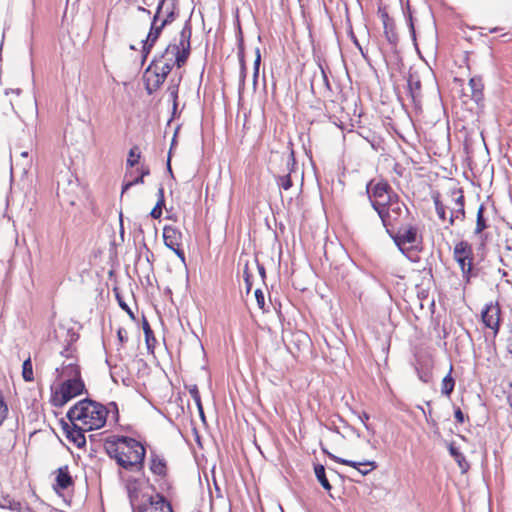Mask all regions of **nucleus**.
I'll return each mask as SVG.
<instances>
[{"label":"nucleus","mask_w":512,"mask_h":512,"mask_svg":"<svg viewBox=\"0 0 512 512\" xmlns=\"http://www.w3.org/2000/svg\"><path fill=\"white\" fill-rule=\"evenodd\" d=\"M367 194L371 206L387 231L394 229L402 215L408 212L405 203L386 180L370 181L367 185Z\"/></svg>","instance_id":"1"},{"label":"nucleus","mask_w":512,"mask_h":512,"mask_svg":"<svg viewBox=\"0 0 512 512\" xmlns=\"http://www.w3.org/2000/svg\"><path fill=\"white\" fill-rule=\"evenodd\" d=\"M104 448L108 456L125 471H143L146 448L140 441L128 436L114 435L105 440Z\"/></svg>","instance_id":"2"},{"label":"nucleus","mask_w":512,"mask_h":512,"mask_svg":"<svg viewBox=\"0 0 512 512\" xmlns=\"http://www.w3.org/2000/svg\"><path fill=\"white\" fill-rule=\"evenodd\" d=\"M108 410L96 401L84 399L78 401L67 412L72 425L90 431L102 428L107 420Z\"/></svg>","instance_id":"3"},{"label":"nucleus","mask_w":512,"mask_h":512,"mask_svg":"<svg viewBox=\"0 0 512 512\" xmlns=\"http://www.w3.org/2000/svg\"><path fill=\"white\" fill-rule=\"evenodd\" d=\"M436 213L440 220H448L453 226L456 221H464L465 212V196L461 188H453L444 194L435 192L432 195Z\"/></svg>","instance_id":"4"},{"label":"nucleus","mask_w":512,"mask_h":512,"mask_svg":"<svg viewBox=\"0 0 512 512\" xmlns=\"http://www.w3.org/2000/svg\"><path fill=\"white\" fill-rule=\"evenodd\" d=\"M192 35V28L186 24L181 32L178 44H169L166 49L152 62L155 63L160 69L166 71L168 74L171 72L174 65L181 68L185 65L191 51L190 39Z\"/></svg>","instance_id":"5"},{"label":"nucleus","mask_w":512,"mask_h":512,"mask_svg":"<svg viewBox=\"0 0 512 512\" xmlns=\"http://www.w3.org/2000/svg\"><path fill=\"white\" fill-rule=\"evenodd\" d=\"M453 259L460 268L463 281L469 284L471 279L477 276V271L474 268V251L472 245L466 240L455 243Z\"/></svg>","instance_id":"6"},{"label":"nucleus","mask_w":512,"mask_h":512,"mask_svg":"<svg viewBox=\"0 0 512 512\" xmlns=\"http://www.w3.org/2000/svg\"><path fill=\"white\" fill-rule=\"evenodd\" d=\"M84 390L85 384L82 379H64L59 385L52 387L50 403L57 408L63 407L71 399L81 395Z\"/></svg>","instance_id":"7"},{"label":"nucleus","mask_w":512,"mask_h":512,"mask_svg":"<svg viewBox=\"0 0 512 512\" xmlns=\"http://www.w3.org/2000/svg\"><path fill=\"white\" fill-rule=\"evenodd\" d=\"M119 478L129 498L133 510L137 508L140 500H145L144 490L146 481L141 476H136L126 472H119Z\"/></svg>","instance_id":"8"},{"label":"nucleus","mask_w":512,"mask_h":512,"mask_svg":"<svg viewBox=\"0 0 512 512\" xmlns=\"http://www.w3.org/2000/svg\"><path fill=\"white\" fill-rule=\"evenodd\" d=\"M148 468L156 482H166L169 476V465L163 454L155 450L150 451Z\"/></svg>","instance_id":"9"},{"label":"nucleus","mask_w":512,"mask_h":512,"mask_svg":"<svg viewBox=\"0 0 512 512\" xmlns=\"http://www.w3.org/2000/svg\"><path fill=\"white\" fill-rule=\"evenodd\" d=\"M481 319L484 326L492 331L493 338H496L500 331L501 308L499 303L490 302L485 305L481 312Z\"/></svg>","instance_id":"10"},{"label":"nucleus","mask_w":512,"mask_h":512,"mask_svg":"<svg viewBox=\"0 0 512 512\" xmlns=\"http://www.w3.org/2000/svg\"><path fill=\"white\" fill-rule=\"evenodd\" d=\"M168 73L151 62L144 72L143 79L145 89L149 95L153 94L164 84Z\"/></svg>","instance_id":"11"},{"label":"nucleus","mask_w":512,"mask_h":512,"mask_svg":"<svg viewBox=\"0 0 512 512\" xmlns=\"http://www.w3.org/2000/svg\"><path fill=\"white\" fill-rule=\"evenodd\" d=\"M135 512H174L171 503L160 493L148 496Z\"/></svg>","instance_id":"12"},{"label":"nucleus","mask_w":512,"mask_h":512,"mask_svg":"<svg viewBox=\"0 0 512 512\" xmlns=\"http://www.w3.org/2000/svg\"><path fill=\"white\" fill-rule=\"evenodd\" d=\"M163 240L166 247L171 249L184 262L185 252L182 248V232L174 226L166 225L163 228Z\"/></svg>","instance_id":"13"},{"label":"nucleus","mask_w":512,"mask_h":512,"mask_svg":"<svg viewBox=\"0 0 512 512\" xmlns=\"http://www.w3.org/2000/svg\"><path fill=\"white\" fill-rule=\"evenodd\" d=\"M168 25V23L162 20L157 19L156 17H152L151 25L149 32L146 36V39L142 41V58L143 61L146 60L148 55L150 54L152 48L156 44L157 40L159 39L164 27Z\"/></svg>","instance_id":"14"},{"label":"nucleus","mask_w":512,"mask_h":512,"mask_svg":"<svg viewBox=\"0 0 512 512\" xmlns=\"http://www.w3.org/2000/svg\"><path fill=\"white\" fill-rule=\"evenodd\" d=\"M322 451L325 453L330 459L334 462L346 465L356 469L361 475L365 476L371 473L373 470L377 468V463L373 460H365V461H353L345 458L338 457L332 453H330L325 447L322 446Z\"/></svg>","instance_id":"15"},{"label":"nucleus","mask_w":512,"mask_h":512,"mask_svg":"<svg viewBox=\"0 0 512 512\" xmlns=\"http://www.w3.org/2000/svg\"><path fill=\"white\" fill-rule=\"evenodd\" d=\"M395 242L398 246L410 245V247H416L422 243V236L419 234V229L416 226L405 225L399 228Z\"/></svg>","instance_id":"16"},{"label":"nucleus","mask_w":512,"mask_h":512,"mask_svg":"<svg viewBox=\"0 0 512 512\" xmlns=\"http://www.w3.org/2000/svg\"><path fill=\"white\" fill-rule=\"evenodd\" d=\"M178 16V0H160L154 17L168 24L175 21Z\"/></svg>","instance_id":"17"},{"label":"nucleus","mask_w":512,"mask_h":512,"mask_svg":"<svg viewBox=\"0 0 512 512\" xmlns=\"http://www.w3.org/2000/svg\"><path fill=\"white\" fill-rule=\"evenodd\" d=\"M278 161L280 164H284L286 169L283 172H287L283 175H277V183L280 188L283 190H289L292 187V180L290 177V174L293 170L294 166V156L293 153H291L288 156L285 155H278L277 156Z\"/></svg>","instance_id":"18"},{"label":"nucleus","mask_w":512,"mask_h":512,"mask_svg":"<svg viewBox=\"0 0 512 512\" xmlns=\"http://www.w3.org/2000/svg\"><path fill=\"white\" fill-rule=\"evenodd\" d=\"M74 484V479L67 465L59 467L55 471V483L53 485V488L57 493L72 489L74 487Z\"/></svg>","instance_id":"19"},{"label":"nucleus","mask_w":512,"mask_h":512,"mask_svg":"<svg viewBox=\"0 0 512 512\" xmlns=\"http://www.w3.org/2000/svg\"><path fill=\"white\" fill-rule=\"evenodd\" d=\"M469 87H470V94L465 93L462 91L461 97L463 103H467L468 99H471L475 101L476 103H479L484 98V84L482 77L480 76H473L469 79Z\"/></svg>","instance_id":"20"},{"label":"nucleus","mask_w":512,"mask_h":512,"mask_svg":"<svg viewBox=\"0 0 512 512\" xmlns=\"http://www.w3.org/2000/svg\"><path fill=\"white\" fill-rule=\"evenodd\" d=\"M60 379H82L81 369L79 364H61V367L56 369Z\"/></svg>","instance_id":"21"},{"label":"nucleus","mask_w":512,"mask_h":512,"mask_svg":"<svg viewBox=\"0 0 512 512\" xmlns=\"http://www.w3.org/2000/svg\"><path fill=\"white\" fill-rule=\"evenodd\" d=\"M89 431L88 429H80L76 425L69 427L66 424V437L72 441L77 447H83L86 445V438L84 432Z\"/></svg>","instance_id":"22"},{"label":"nucleus","mask_w":512,"mask_h":512,"mask_svg":"<svg viewBox=\"0 0 512 512\" xmlns=\"http://www.w3.org/2000/svg\"><path fill=\"white\" fill-rule=\"evenodd\" d=\"M409 94L413 102L421 98L422 84L416 73H410L407 79Z\"/></svg>","instance_id":"23"},{"label":"nucleus","mask_w":512,"mask_h":512,"mask_svg":"<svg viewBox=\"0 0 512 512\" xmlns=\"http://www.w3.org/2000/svg\"><path fill=\"white\" fill-rule=\"evenodd\" d=\"M489 226V218L486 215V208L484 204H481L477 210L474 234L481 235Z\"/></svg>","instance_id":"24"},{"label":"nucleus","mask_w":512,"mask_h":512,"mask_svg":"<svg viewBox=\"0 0 512 512\" xmlns=\"http://www.w3.org/2000/svg\"><path fill=\"white\" fill-rule=\"evenodd\" d=\"M419 379L428 383L432 380L433 374V359L430 357L427 361L420 363V366L416 368Z\"/></svg>","instance_id":"25"},{"label":"nucleus","mask_w":512,"mask_h":512,"mask_svg":"<svg viewBox=\"0 0 512 512\" xmlns=\"http://www.w3.org/2000/svg\"><path fill=\"white\" fill-rule=\"evenodd\" d=\"M138 175L134 177L131 180H128L122 187V193L126 192L129 188H131L134 185L142 184L144 182V177L149 175L150 170L147 166H141L140 168H137Z\"/></svg>","instance_id":"26"},{"label":"nucleus","mask_w":512,"mask_h":512,"mask_svg":"<svg viewBox=\"0 0 512 512\" xmlns=\"http://www.w3.org/2000/svg\"><path fill=\"white\" fill-rule=\"evenodd\" d=\"M453 365H450L448 374L442 379L441 382V393L447 397H450L455 387V380L452 377Z\"/></svg>","instance_id":"27"},{"label":"nucleus","mask_w":512,"mask_h":512,"mask_svg":"<svg viewBox=\"0 0 512 512\" xmlns=\"http://www.w3.org/2000/svg\"><path fill=\"white\" fill-rule=\"evenodd\" d=\"M314 472H315V476H316L317 480L320 482L322 487L326 491H330L332 489V486H331L329 480L326 477L324 466L321 465V464L315 465L314 466Z\"/></svg>","instance_id":"28"},{"label":"nucleus","mask_w":512,"mask_h":512,"mask_svg":"<svg viewBox=\"0 0 512 512\" xmlns=\"http://www.w3.org/2000/svg\"><path fill=\"white\" fill-rule=\"evenodd\" d=\"M165 205L164 189L160 187L158 189V200L154 208L151 210L150 215L154 219H159L162 216V209Z\"/></svg>","instance_id":"29"},{"label":"nucleus","mask_w":512,"mask_h":512,"mask_svg":"<svg viewBox=\"0 0 512 512\" xmlns=\"http://www.w3.org/2000/svg\"><path fill=\"white\" fill-rule=\"evenodd\" d=\"M188 391L197 406V409L199 411L201 418H204V411H203V406H202V402H201V396H200V392H199L197 385H195V384L190 385L188 387Z\"/></svg>","instance_id":"30"},{"label":"nucleus","mask_w":512,"mask_h":512,"mask_svg":"<svg viewBox=\"0 0 512 512\" xmlns=\"http://www.w3.org/2000/svg\"><path fill=\"white\" fill-rule=\"evenodd\" d=\"M61 355L65 358L62 364H78V358L76 355V348L73 346H67Z\"/></svg>","instance_id":"31"},{"label":"nucleus","mask_w":512,"mask_h":512,"mask_svg":"<svg viewBox=\"0 0 512 512\" xmlns=\"http://www.w3.org/2000/svg\"><path fill=\"white\" fill-rule=\"evenodd\" d=\"M143 330H144V334H145V341L147 344V348L149 350H153L157 340H156L154 333L147 321H144V323H143Z\"/></svg>","instance_id":"32"},{"label":"nucleus","mask_w":512,"mask_h":512,"mask_svg":"<svg viewBox=\"0 0 512 512\" xmlns=\"http://www.w3.org/2000/svg\"><path fill=\"white\" fill-rule=\"evenodd\" d=\"M22 377L26 382H32L34 380L33 366L30 357L23 362Z\"/></svg>","instance_id":"33"},{"label":"nucleus","mask_w":512,"mask_h":512,"mask_svg":"<svg viewBox=\"0 0 512 512\" xmlns=\"http://www.w3.org/2000/svg\"><path fill=\"white\" fill-rule=\"evenodd\" d=\"M383 28H384L385 36H386L387 40L389 41V43L396 44L398 42L399 37H398V34L395 29V23L394 22L388 23V24L384 25Z\"/></svg>","instance_id":"34"},{"label":"nucleus","mask_w":512,"mask_h":512,"mask_svg":"<svg viewBox=\"0 0 512 512\" xmlns=\"http://www.w3.org/2000/svg\"><path fill=\"white\" fill-rule=\"evenodd\" d=\"M238 57H239V64H240V80L242 83H244L247 71H246V62H245V55H244L243 47L239 48Z\"/></svg>","instance_id":"35"},{"label":"nucleus","mask_w":512,"mask_h":512,"mask_svg":"<svg viewBox=\"0 0 512 512\" xmlns=\"http://www.w3.org/2000/svg\"><path fill=\"white\" fill-rule=\"evenodd\" d=\"M141 157L140 152H138L137 147H133L129 151V155L127 158V166L134 167L136 164H138L139 159Z\"/></svg>","instance_id":"36"},{"label":"nucleus","mask_w":512,"mask_h":512,"mask_svg":"<svg viewBox=\"0 0 512 512\" xmlns=\"http://www.w3.org/2000/svg\"><path fill=\"white\" fill-rule=\"evenodd\" d=\"M8 415V406L6 402L4 401L3 395L0 392V426L4 422V420L7 418Z\"/></svg>","instance_id":"37"},{"label":"nucleus","mask_w":512,"mask_h":512,"mask_svg":"<svg viewBox=\"0 0 512 512\" xmlns=\"http://www.w3.org/2000/svg\"><path fill=\"white\" fill-rule=\"evenodd\" d=\"M260 62H261V54H260V50H259V49H256V58H255V61H254V73H253V82H254V85H256V83H257L258 74H259Z\"/></svg>","instance_id":"38"},{"label":"nucleus","mask_w":512,"mask_h":512,"mask_svg":"<svg viewBox=\"0 0 512 512\" xmlns=\"http://www.w3.org/2000/svg\"><path fill=\"white\" fill-rule=\"evenodd\" d=\"M254 295L259 309H261L262 311H266L265 297L263 291L260 289H256Z\"/></svg>","instance_id":"39"},{"label":"nucleus","mask_w":512,"mask_h":512,"mask_svg":"<svg viewBox=\"0 0 512 512\" xmlns=\"http://www.w3.org/2000/svg\"><path fill=\"white\" fill-rule=\"evenodd\" d=\"M117 338L121 346H123L128 341V332L125 328L119 327L117 329Z\"/></svg>","instance_id":"40"},{"label":"nucleus","mask_w":512,"mask_h":512,"mask_svg":"<svg viewBox=\"0 0 512 512\" xmlns=\"http://www.w3.org/2000/svg\"><path fill=\"white\" fill-rule=\"evenodd\" d=\"M378 14H379V16L381 18L383 26L388 24V23L394 22V20L389 16V14H388V12L386 11L385 8H379L378 9Z\"/></svg>","instance_id":"41"},{"label":"nucleus","mask_w":512,"mask_h":512,"mask_svg":"<svg viewBox=\"0 0 512 512\" xmlns=\"http://www.w3.org/2000/svg\"><path fill=\"white\" fill-rule=\"evenodd\" d=\"M454 417H455V420L458 424H463L464 423V420H465V416H464V413L462 412V410L457 407L454 411Z\"/></svg>","instance_id":"42"},{"label":"nucleus","mask_w":512,"mask_h":512,"mask_svg":"<svg viewBox=\"0 0 512 512\" xmlns=\"http://www.w3.org/2000/svg\"><path fill=\"white\" fill-rule=\"evenodd\" d=\"M359 419L360 421L363 423V425L365 426V428L367 430H369V426H368V421L370 419V416L368 413L366 412H362L360 415H359Z\"/></svg>","instance_id":"43"},{"label":"nucleus","mask_w":512,"mask_h":512,"mask_svg":"<svg viewBox=\"0 0 512 512\" xmlns=\"http://www.w3.org/2000/svg\"><path fill=\"white\" fill-rule=\"evenodd\" d=\"M244 279H245V283H246L247 293H249V291L251 290V287H252V282L250 280V275L247 272V268L244 270Z\"/></svg>","instance_id":"44"},{"label":"nucleus","mask_w":512,"mask_h":512,"mask_svg":"<svg viewBox=\"0 0 512 512\" xmlns=\"http://www.w3.org/2000/svg\"><path fill=\"white\" fill-rule=\"evenodd\" d=\"M394 171L396 172V174L401 177L402 176V169H401V166L398 164V163H395L394 165Z\"/></svg>","instance_id":"45"},{"label":"nucleus","mask_w":512,"mask_h":512,"mask_svg":"<svg viewBox=\"0 0 512 512\" xmlns=\"http://www.w3.org/2000/svg\"><path fill=\"white\" fill-rule=\"evenodd\" d=\"M10 447H12L11 441H9L7 443V445H0V452L3 451V450L9 449Z\"/></svg>","instance_id":"46"},{"label":"nucleus","mask_w":512,"mask_h":512,"mask_svg":"<svg viewBox=\"0 0 512 512\" xmlns=\"http://www.w3.org/2000/svg\"><path fill=\"white\" fill-rule=\"evenodd\" d=\"M258 269H259V273L261 274L262 278L264 279L265 278V268H264V266L263 265H259Z\"/></svg>","instance_id":"47"},{"label":"nucleus","mask_w":512,"mask_h":512,"mask_svg":"<svg viewBox=\"0 0 512 512\" xmlns=\"http://www.w3.org/2000/svg\"><path fill=\"white\" fill-rule=\"evenodd\" d=\"M410 28H411V31L414 33V26H413V22H412V17L410 16Z\"/></svg>","instance_id":"48"},{"label":"nucleus","mask_w":512,"mask_h":512,"mask_svg":"<svg viewBox=\"0 0 512 512\" xmlns=\"http://www.w3.org/2000/svg\"><path fill=\"white\" fill-rule=\"evenodd\" d=\"M139 10H141V11L147 13V14H150V11L145 9V8H143V7H140Z\"/></svg>","instance_id":"49"},{"label":"nucleus","mask_w":512,"mask_h":512,"mask_svg":"<svg viewBox=\"0 0 512 512\" xmlns=\"http://www.w3.org/2000/svg\"><path fill=\"white\" fill-rule=\"evenodd\" d=\"M450 452L452 455H455L456 454V450L454 447H450Z\"/></svg>","instance_id":"50"},{"label":"nucleus","mask_w":512,"mask_h":512,"mask_svg":"<svg viewBox=\"0 0 512 512\" xmlns=\"http://www.w3.org/2000/svg\"><path fill=\"white\" fill-rule=\"evenodd\" d=\"M502 276H503V277H507V276H508V273H507L506 271H503Z\"/></svg>","instance_id":"51"},{"label":"nucleus","mask_w":512,"mask_h":512,"mask_svg":"<svg viewBox=\"0 0 512 512\" xmlns=\"http://www.w3.org/2000/svg\"><path fill=\"white\" fill-rule=\"evenodd\" d=\"M271 171H272L274 174H276V173H277V171H276L274 168H271Z\"/></svg>","instance_id":"52"},{"label":"nucleus","mask_w":512,"mask_h":512,"mask_svg":"<svg viewBox=\"0 0 512 512\" xmlns=\"http://www.w3.org/2000/svg\"><path fill=\"white\" fill-rule=\"evenodd\" d=\"M455 82H460L462 84V80L455 79Z\"/></svg>","instance_id":"53"}]
</instances>
